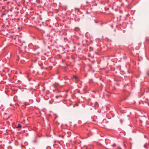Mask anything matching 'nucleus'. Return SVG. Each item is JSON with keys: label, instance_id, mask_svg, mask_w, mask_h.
<instances>
[{"label": "nucleus", "instance_id": "obj_1", "mask_svg": "<svg viewBox=\"0 0 149 149\" xmlns=\"http://www.w3.org/2000/svg\"><path fill=\"white\" fill-rule=\"evenodd\" d=\"M21 124H18L17 126L16 127L17 128H21Z\"/></svg>", "mask_w": 149, "mask_h": 149}, {"label": "nucleus", "instance_id": "obj_2", "mask_svg": "<svg viewBox=\"0 0 149 149\" xmlns=\"http://www.w3.org/2000/svg\"><path fill=\"white\" fill-rule=\"evenodd\" d=\"M73 77L76 79H77V77L76 76H74Z\"/></svg>", "mask_w": 149, "mask_h": 149}, {"label": "nucleus", "instance_id": "obj_3", "mask_svg": "<svg viewBox=\"0 0 149 149\" xmlns=\"http://www.w3.org/2000/svg\"><path fill=\"white\" fill-rule=\"evenodd\" d=\"M113 147H115V146H116V145H115V144H113Z\"/></svg>", "mask_w": 149, "mask_h": 149}, {"label": "nucleus", "instance_id": "obj_4", "mask_svg": "<svg viewBox=\"0 0 149 149\" xmlns=\"http://www.w3.org/2000/svg\"><path fill=\"white\" fill-rule=\"evenodd\" d=\"M124 146L125 147H126V146H125V144L124 145Z\"/></svg>", "mask_w": 149, "mask_h": 149}, {"label": "nucleus", "instance_id": "obj_5", "mask_svg": "<svg viewBox=\"0 0 149 149\" xmlns=\"http://www.w3.org/2000/svg\"><path fill=\"white\" fill-rule=\"evenodd\" d=\"M56 98H58V96H56Z\"/></svg>", "mask_w": 149, "mask_h": 149}]
</instances>
